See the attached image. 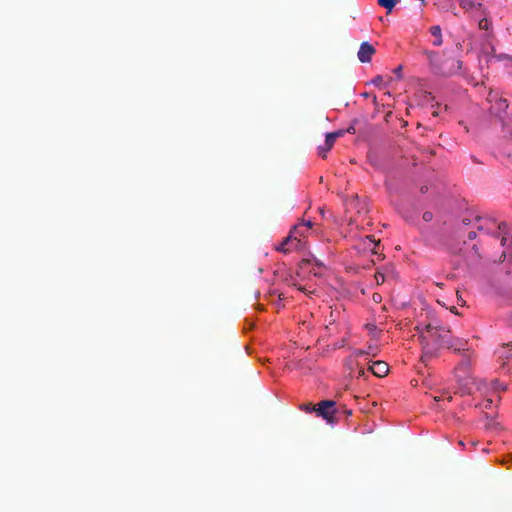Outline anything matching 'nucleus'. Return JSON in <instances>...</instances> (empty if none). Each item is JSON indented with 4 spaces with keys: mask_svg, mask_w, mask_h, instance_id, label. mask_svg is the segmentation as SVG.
<instances>
[{
    "mask_svg": "<svg viewBox=\"0 0 512 512\" xmlns=\"http://www.w3.org/2000/svg\"><path fill=\"white\" fill-rule=\"evenodd\" d=\"M416 328L419 331V341L423 350L421 360L426 362L435 357L440 348L445 347L451 331L436 318L431 319L423 326L418 325Z\"/></svg>",
    "mask_w": 512,
    "mask_h": 512,
    "instance_id": "f257e3e1",
    "label": "nucleus"
},
{
    "mask_svg": "<svg viewBox=\"0 0 512 512\" xmlns=\"http://www.w3.org/2000/svg\"><path fill=\"white\" fill-rule=\"evenodd\" d=\"M476 228L479 232H483L486 234H491L494 237H499L500 232L506 228V224L504 222L497 223L493 218L490 217H481L477 216L475 218Z\"/></svg>",
    "mask_w": 512,
    "mask_h": 512,
    "instance_id": "f03ea898",
    "label": "nucleus"
},
{
    "mask_svg": "<svg viewBox=\"0 0 512 512\" xmlns=\"http://www.w3.org/2000/svg\"><path fill=\"white\" fill-rule=\"evenodd\" d=\"M335 404L333 400H323L313 406V410L317 416L324 418L328 422H332L336 413Z\"/></svg>",
    "mask_w": 512,
    "mask_h": 512,
    "instance_id": "7ed1b4c3",
    "label": "nucleus"
},
{
    "mask_svg": "<svg viewBox=\"0 0 512 512\" xmlns=\"http://www.w3.org/2000/svg\"><path fill=\"white\" fill-rule=\"evenodd\" d=\"M375 48L368 42H363L360 45L357 56L360 62L369 63L372 56L375 54Z\"/></svg>",
    "mask_w": 512,
    "mask_h": 512,
    "instance_id": "20e7f679",
    "label": "nucleus"
},
{
    "mask_svg": "<svg viewBox=\"0 0 512 512\" xmlns=\"http://www.w3.org/2000/svg\"><path fill=\"white\" fill-rule=\"evenodd\" d=\"M303 248V244L299 241H293L291 236H286L282 242L276 247V250L283 253H289L293 250H299Z\"/></svg>",
    "mask_w": 512,
    "mask_h": 512,
    "instance_id": "39448f33",
    "label": "nucleus"
},
{
    "mask_svg": "<svg viewBox=\"0 0 512 512\" xmlns=\"http://www.w3.org/2000/svg\"><path fill=\"white\" fill-rule=\"evenodd\" d=\"M341 135H343L342 131H336V132L326 134L324 146H319V148H318L319 155L322 158L326 157V153L333 147L336 139Z\"/></svg>",
    "mask_w": 512,
    "mask_h": 512,
    "instance_id": "423d86ee",
    "label": "nucleus"
},
{
    "mask_svg": "<svg viewBox=\"0 0 512 512\" xmlns=\"http://www.w3.org/2000/svg\"><path fill=\"white\" fill-rule=\"evenodd\" d=\"M444 348L451 349L454 352H466L467 349V341L463 338H455L450 334V337L448 338V341L446 342V345Z\"/></svg>",
    "mask_w": 512,
    "mask_h": 512,
    "instance_id": "0eeeda50",
    "label": "nucleus"
},
{
    "mask_svg": "<svg viewBox=\"0 0 512 512\" xmlns=\"http://www.w3.org/2000/svg\"><path fill=\"white\" fill-rule=\"evenodd\" d=\"M289 236H291V239L293 241H299L303 244V247L305 246V243L303 241L304 238L307 236V228L305 225H294L293 228L290 230Z\"/></svg>",
    "mask_w": 512,
    "mask_h": 512,
    "instance_id": "6e6552de",
    "label": "nucleus"
},
{
    "mask_svg": "<svg viewBox=\"0 0 512 512\" xmlns=\"http://www.w3.org/2000/svg\"><path fill=\"white\" fill-rule=\"evenodd\" d=\"M369 370L377 377H384L387 375L389 367L384 361H375L369 367Z\"/></svg>",
    "mask_w": 512,
    "mask_h": 512,
    "instance_id": "1a4fd4ad",
    "label": "nucleus"
},
{
    "mask_svg": "<svg viewBox=\"0 0 512 512\" xmlns=\"http://www.w3.org/2000/svg\"><path fill=\"white\" fill-rule=\"evenodd\" d=\"M430 33L435 38V40L433 41V45L440 46L442 44V33L440 26H432L430 28Z\"/></svg>",
    "mask_w": 512,
    "mask_h": 512,
    "instance_id": "9d476101",
    "label": "nucleus"
},
{
    "mask_svg": "<svg viewBox=\"0 0 512 512\" xmlns=\"http://www.w3.org/2000/svg\"><path fill=\"white\" fill-rule=\"evenodd\" d=\"M365 248L370 249L373 254H378L376 247L379 245L372 236H366L364 241Z\"/></svg>",
    "mask_w": 512,
    "mask_h": 512,
    "instance_id": "9b49d317",
    "label": "nucleus"
},
{
    "mask_svg": "<svg viewBox=\"0 0 512 512\" xmlns=\"http://www.w3.org/2000/svg\"><path fill=\"white\" fill-rule=\"evenodd\" d=\"M378 5L385 8L387 10V13L392 12L396 4L399 2V0H377Z\"/></svg>",
    "mask_w": 512,
    "mask_h": 512,
    "instance_id": "f8f14e48",
    "label": "nucleus"
},
{
    "mask_svg": "<svg viewBox=\"0 0 512 512\" xmlns=\"http://www.w3.org/2000/svg\"><path fill=\"white\" fill-rule=\"evenodd\" d=\"M471 365L470 357L467 354H464L462 361L459 363L456 370H463L464 372L468 371Z\"/></svg>",
    "mask_w": 512,
    "mask_h": 512,
    "instance_id": "ddd939ff",
    "label": "nucleus"
},
{
    "mask_svg": "<svg viewBox=\"0 0 512 512\" xmlns=\"http://www.w3.org/2000/svg\"><path fill=\"white\" fill-rule=\"evenodd\" d=\"M480 5L481 4L476 3L475 0H461L460 1V6L467 11L473 9L476 6H480Z\"/></svg>",
    "mask_w": 512,
    "mask_h": 512,
    "instance_id": "4468645a",
    "label": "nucleus"
},
{
    "mask_svg": "<svg viewBox=\"0 0 512 512\" xmlns=\"http://www.w3.org/2000/svg\"><path fill=\"white\" fill-rule=\"evenodd\" d=\"M490 385H491V389L496 392L505 391L507 389V386L503 383H500L498 380H492Z\"/></svg>",
    "mask_w": 512,
    "mask_h": 512,
    "instance_id": "2eb2a0df",
    "label": "nucleus"
},
{
    "mask_svg": "<svg viewBox=\"0 0 512 512\" xmlns=\"http://www.w3.org/2000/svg\"><path fill=\"white\" fill-rule=\"evenodd\" d=\"M435 401H448L450 402L452 400V396L448 392H443L441 395L434 396L433 398Z\"/></svg>",
    "mask_w": 512,
    "mask_h": 512,
    "instance_id": "dca6fc26",
    "label": "nucleus"
},
{
    "mask_svg": "<svg viewBox=\"0 0 512 512\" xmlns=\"http://www.w3.org/2000/svg\"><path fill=\"white\" fill-rule=\"evenodd\" d=\"M366 354H368V352H367V351H365V350H362V349H355V350L352 352V354H351L350 358L357 359L358 357L364 356V355H366Z\"/></svg>",
    "mask_w": 512,
    "mask_h": 512,
    "instance_id": "f3484780",
    "label": "nucleus"
},
{
    "mask_svg": "<svg viewBox=\"0 0 512 512\" xmlns=\"http://www.w3.org/2000/svg\"><path fill=\"white\" fill-rule=\"evenodd\" d=\"M435 99V97L430 92H425L423 95V100L425 102H432Z\"/></svg>",
    "mask_w": 512,
    "mask_h": 512,
    "instance_id": "a211bd4d",
    "label": "nucleus"
},
{
    "mask_svg": "<svg viewBox=\"0 0 512 512\" xmlns=\"http://www.w3.org/2000/svg\"><path fill=\"white\" fill-rule=\"evenodd\" d=\"M300 408H301L303 411L308 412V413H310V412L314 411V410H313V406H312L310 403L302 404V405L300 406Z\"/></svg>",
    "mask_w": 512,
    "mask_h": 512,
    "instance_id": "6ab92c4d",
    "label": "nucleus"
},
{
    "mask_svg": "<svg viewBox=\"0 0 512 512\" xmlns=\"http://www.w3.org/2000/svg\"><path fill=\"white\" fill-rule=\"evenodd\" d=\"M498 104H499V109H501V110H505V109H507V108H508V102H507V100H506V99H502V98H501V99L499 100V103H498Z\"/></svg>",
    "mask_w": 512,
    "mask_h": 512,
    "instance_id": "aec40b11",
    "label": "nucleus"
},
{
    "mask_svg": "<svg viewBox=\"0 0 512 512\" xmlns=\"http://www.w3.org/2000/svg\"><path fill=\"white\" fill-rule=\"evenodd\" d=\"M375 280H376L377 284H380L385 281V277L382 273L378 272L375 274Z\"/></svg>",
    "mask_w": 512,
    "mask_h": 512,
    "instance_id": "412c9836",
    "label": "nucleus"
},
{
    "mask_svg": "<svg viewBox=\"0 0 512 512\" xmlns=\"http://www.w3.org/2000/svg\"><path fill=\"white\" fill-rule=\"evenodd\" d=\"M433 218V214L432 212H429V211H426L423 213V220L426 221V222H429L431 221Z\"/></svg>",
    "mask_w": 512,
    "mask_h": 512,
    "instance_id": "4be33fe9",
    "label": "nucleus"
},
{
    "mask_svg": "<svg viewBox=\"0 0 512 512\" xmlns=\"http://www.w3.org/2000/svg\"><path fill=\"white\" fill-rule=\"evenodd\" d=\"M480 29H488V21L486 19H482L479 21Z\"/></svg>",
    "mask_w": 512,
    "mask_h": 512,
    "instance_id": "5701e85b",
    "label": "nucleus"
},
{
    "mask_svg": "<svg viewBox=\"0 0 512 512\" xmlns=\"http://www.w3.org/2000/svg\"><path fill=\"white\" fill-rule=\"evenodd\" d=\"M383 81V77L381 75H378L376 76L373 80H372V83L374 85H380Z\"/></svg>",
    "mask_w": 512,
    "mask_h": 512,
    "instance_id": "b1692460",
    "label": "nucleus"
},
{
    "mask_svg": "<svg viewBox=\"0 0 512 512\" xmlns=\"http://www.w3.org/2000/svg\"><path fill=\"white\" fill-rule=\"evenodd\" d=\"M394 73L397 75L398 78L402 77V66H398L394 69Z\"/></svg>",
    "mask_w": 512,
    "mask_h": 512,
    "instance_id": "393cba45",
    "label": "nucleus"
},
{
    "mask_svg": "<svg viewBox=\"0 0 512 512\" xmlns=\"http://www.w3.org/2000/svg\"><path fill=\"white\" fill-rule=\"evenodd\" d=\"M300 225H305V227L307 228V232L312 228L313 226V223L311 221H306V222H302V223H299Z\"/></svg>",
    "mask_w": 512,
    "mask_h": 512,
    "instance_id": "a878e982",
    "label": "nucleus"
},
{
    "mask_svg": "<svg viewBox=\"0 0 512 512\" xmlns=\"http://www.w3.org/2000/svg\"><path fill=\"white\" fill-rule=\"evenodd\" d=\"M500 232V236L498 238H501V245L502 246H505L506 245V242H507V237L502 235V232L503 231H499Z\"/></svg>",
    "mask_w": 512,
    "mask_h": 512,
    "instance_id": "bb28decb",
    "label": "nucleus"
},
{
    "mask_svg": "<svg viewBox=\"0 0 512 512\" xmlns=\"http://www.w3.org/2000/svg\"><path fill=\"white\" fill-rule=\"evenodd\" d=\"M360 204H361V203L359 202V200H358V199L353 200V201H351V202H350V206H351V207H355V208H357Z\"/></svg>",
    "mask_w": 512,
    "mask_h": 512,
    "instance_id": "cd10ccee",
    "label": "nucleus"
},
{
    "mask_svg": "<svg viewBox=\"0 0 512 512\" xmlns=\"http://www.w3.org/2000/svg\"><path fill=\"white\" fill-rule=\"evenodd\" d=\"M476 235H477V234H476V232H475V231H470V232L468 233V239H469V240H474V239L476 238Z\"/></svg>",
    "mask_w": 512,
    "mask_h": 512,
    "instance_id": "c85d7f7f",
    "label": "nucleus"
},
{
    "mask_svg": "<svg viewBox=\"0 0 512 512\" xmlns=\"http://www.w3.org/2000/svg\"><path fill=\"white\" fill-rule=\"evenodd\" d=\"M462 224L464 226L470 225L471 224V220L469 218H463L462 219Z\"/></svg>",
    "mask_w": 512,
    "mask_h": 512,
    "instance_id": "c756f323",
    "label": "nucleus"
},
{
    "mask_svg": "<svg viewBox=\"0 0 512 512\" xmlns=\"http://www.w3.org/2000/svg\"><path fill=\"white\" fill-rule=\"evenodd\" d=\"M492 401H493L492 399H487V400H486V403H485V405H484V407H485V408H490V407H491V404H492Z\"/></svg>",
    "mask_w": 512,
    "mask_h": 512,
    "instance_id": "7c9ffc66",
    "label": "nucleus"
},
{
    "mask_svg": "<svg viewBox=\"0 0 512 512\" xmlns=\"http://www.w3.org/2000/svg\"><path fill=\"white\" fill-rule=\"evenodd\" d=\"M364 374H365L364 369H363L362 367H361V368H359V370H358V375H359V376H363Z\"/></svg>",
    "mask_w": 512,
    "mask_h": 512,
    "instance_id": "2f4dec72",
    "label": "nucleus"
},
{
    "mask_svg": "<svg viewBox=\"0 0 512 512\" xmlns=\"http://www.w3.org/2000/svg\"><path fill=\"white\" fill-rule=\"evenodd\" d=\"M362 210H364V212L367 213V209L364 204L362 205L361 210L360 209L358 210V213H361Z\"/></svg>",
    "mask_w": 512,
    "mask_h": 512,
    "instance_id": "473e14b6",
    "label": "nucleus"
},
{
    "mask_svg": "<svg viewBox=\"0 0 512 512\" xmlns=\"http://www.w3.org/2000/svg\"><path fill=\"white\" fill-rule=\"evenodd\" d=\"M432 115H433L434 117H437V116L439 115V111H438L437 109H436V110H434V111L432 112Z\"/></svg>",
    "mask_w": 512,
    "mask_h": 512,
    "instance_id": "72a5a7b5",
    "label": "nucleus"
},
{
    "mask_svg": "<svg viewBox=\"0 0 512 512\" xmlns=\"http://www.w3.org/2000/svg\"><path fill=\"white\" fill-rule=\"evenodd\" d=\"M309 263H310V260H308V259H304V260L302 261V264H303V265H305V264H309Z\"/></svg>",
    "mask_w": 512,
    "mask_h": 512,
    "instance_id": "f704fd0d",
    "label": "nucleus"
},
{
    "mask_svg": "<svg viewBox=\"0 0 512 512\" xmlns=\"http://www.w3.org/2000/svg\"><path fill=\"white\" fill-rule=\"evenodd\" d=\"M298 290L304 291L305 289L303 287H298Z\"/></svg>",
    "mask_w": 512,
    "mask_h": 512,
    "instance_id": "c9c22d12",
    "label": "nucleus"
}]
</instances>
